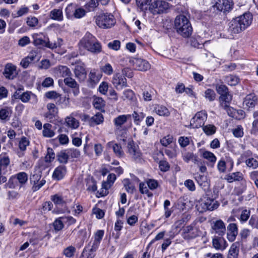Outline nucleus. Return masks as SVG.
I'll use <instances>...</instances> for the list:
<instances>
[{"label":"nucleus","mask_w":258,"mask_h":258,"mask_svg":"<svg viewBox=\"0 0 258 258\" xmlns=\"http://www.w3.org/2000/svg\"><path fill=\"white\" fill-rule=\"evenodd\" d=\"M252 20V15L249 12L233 19L228 24V32L232 38H234L236 34L240 33L249 26Z\"/></svg>","instance_id":"1"},{"label":"nucleus","mask_w":258,"mask_h":258,"mask_svg":"<svg viewBox=\"0 0 258 258\" xmlns=\"http://www.w3.org/2000/svg\"><path fill=\"white\" fill-rule=\"evenodd\" d=\"M79 49H85L97 54L102 51V46L97 38L90 33H87L79 43Z\"/></svg>","instance_id":"2"},{"label":"nucleus","mask_w":258,"mask_h":258,"mask_svg":"<svg viewBox=\"0 0 258 258\" xmlns=\"http://www.w3.org/2000/svg\"><path fill=\"white\" fill-rule=\"evenodd\" d=\"M174 26L177 33L184 38L189 37L192 34V28L191 24L184 15H180L176 17Z\"/></svg>","instance_id":"3"},{"label":"nucleus","mask_w":258,"mask_h":258,"mask_svg":"<svg viewBox=\"0 0 258 258\" xmlns=\"http://www.w3.org/2000/svg\"><path fill=\"white\" fill-rule=\"evenodd\" d=\"M141 6H149V10L154 15L163 13L169 8V4L163 0H141Z\"/></svg>","instance_id":"4"},{"label":"nucleus","mask_w":258,"mask_h":258,"mask_svg":"<svg viewBox=\"0 0 258 258\" xmlns=\"http://www.w3.org/2000/svg\"><path fill=\"white\" fill-rule=\"evenodd\" d=\"M96 24L101 29H108L116 23L114 16L111 13H102L95 17Z\"/></svg>","instance_id":"5"},{"label":"nucleus","mask_w":258,"mask_h":258,"mask_svg":"<svg viewBox=\"0 0 258 258\" xmlns=\"http://www.w3.org/2000/svg\"><path fill=\"white\" fill-rule=\"evenodd\" d=\"M33 44L39 47H46L53 49L60 46V44L56 42H51L48 37L43 34H34L33 35Z\"/></svg>","instance_id":"6"},{"label":"nucleus","mask_w":258,"mask_h":258,"mask_svg":"<svg viewBox=\"0 0 258 258\" xmlns=\"http://www.w3.org/2000/svg\"><path fill=\"white\" fill-rule=\"evenodd\" d=\"M41 177V171L38 168H35L30 175V183L33 184L32 190L34 191L39 190L46 182L44 179L39 181Z\"/></svg>","instance_id":"7"},{"label":"nucleus","mask_w":258,"mask_h":258,"mask_svg":"<svg viewBox=\"0 0 258 258\" xmlns=\"http://www.w3.org/2000/svg\"><path fill=\"white\" fill-rule=\"evenodd\" d=\"M85 10L81 8H79L76 5L71 4L66 9V16L68 19L75 18L80 19L86 15Z\"/></svg>","instance_id":"8"},{"label":"nucleus","mask_w":258,"mask_h":258,"mask_svg":"<svg viewBox=\"0 0 258 258\" xmlns=\"http://www.w3.org/2000/svg\"><path fill=\"white\" fill-rule=\"evenodd\" d=\"M207 118V114L205 111L198 112L191 119L190 125L194 128L203 127Z\"/></svg>","instance_id":"9"},{"label":"nucleus","mask_w":258,"mask_h":258,"mask_svg":"<svg viewBox=\"0 0 258 258\" xmlns=\"http://www.w3.org/2000/svg\"><path fill=\"white\" fill-rule=\"evenodd\" d=\"M215 3L213 7L217 10L223 12L229 13L234 7V3L232 0H215Z\"/></svg>","instance_id":"10"},{"label":"nucleus","mask_w":258,"mask_h":258,"mask_svg":"<svg viewBox=\"0 0 258 258\" xmlns=\"http://www.w3.org/2000/svg\"><path fill=\"white\" fill-rule=\"evenodd\" d=\"M20 91L21 89H19L15 92L14 97L15 99H20L24 103L28 102L31 99L33 103H37V98L34 94L29 91H26L21 94Z\"/></svg>","instance_id":"11"},{"label":"nucleus","mask_w":258,"mask_h":258,"mask_svg":"<svg viewBox=\"0 0 258 258\" xmlns=\"http://www.w3.org/2000/svg\"><path fill=\"white\" fill-rule=\"evenodd\" d=\"M74 73L75 77L80 82L84 81L87 77V71L85 63L81 61L78 62L75 66Z\"/></svg>","instance_id":"12"},{"label":"nucleus","mask_w":258,"mask_h":258,"mask_svg":"<svg viewBox=\"0 0 258 258\" xmlns=\"http://www.w3.org/2000/svg\"><path fill=\"white\" fill-rule=\"evenodd\" d=\"M130 62L135 69L139 71H146L150 68V63L142 58H133L130 60Z\"/></svg>","instance_id":"13"},{"label":"nucleus","mask_w":258,"mask_h":258,"mask_svg":"<svg viewBox=\"0 0 258 258\" xmlns=\"http://www.w3.org/2000/svg\"><path fill=\"white\" fill-rule=\"evenodd\" d=\"M39 59V54L35 51H32L27 56L21 60L20 65L24 69H26L33 62L38 61Z\"/></svg>","instance_id":"14"},{"label":"nucleus","mask_w":258,"mask_h":258,"mask_svg":"<svg viewBox=\"0 0 258 258\" xmlns=\"http://www.w3.org/2000/svg\"><path fill=\"white\" fill-rule=\"evenodd\" d=\"M128 153L135 160H140L142 156L139 147L134 142H129L127 146Z\"/></svg>","instance_id":"15"},{"label":"nucleus","mask_w":258,"mask_h":258,"mask_svg":"<svg viewBox=\"0 0 258 258\" xmlns=\"http://www.w3.org/2000/svg\"><path fill=\"white\" fill-rule=\"evenodd\" d=\"M212 232L218 234L219 236H223L226 232V227L224 222L219 219L213 221L212 224Z\"/></svg>","instance_id":"16"},{"label":"nucleus","mask_w":258,"mask_h":258,"mask_svg":"<svg viewBox=\"0 0 258 258\" xmlns=\"http://www.w3.org/2000/svg\"><path fill=\"white\" fill-rule=\"evenodd\" d=\"M112 83L117 89H122L127 86L126 78L119 73L113 76Z\"/></svg>","instance_id":"17"},{"label":"nucleus","mask_w":258,"mask_h":258,"mask_svg":"<svg viewBox=\"0 0 258 258\" xmlns=\"http://www.w3.org/2000/svg\"><path fill=\"white\" fill-rule=\"evenodd\" d=\"M203 211H213L217 209L219 204L218 202L213 199L207 198L201 203Z\"/></svg>","instance_id":"18"},{"label":"nucleus","mask_w":258,"mask_h":258,"mask_svg":"<svg viewBox=\"0 0 258 258\" xmlns=\"http://www.w3.org/2000/svg\"><path fill=\"white\" fill-rule=\"evenodd\" d=\"M131 117V114L120 115L115 117L113 119V123L115 127V132L117 133L118 131L120 130L122 126L126 122L127 119Z\"/></svg>","instance_id":"19"},{"label":"nucleus","mask_w":258,"mask_h":258,"mask_svg":"<svg viewBox=\"0 0 258 258\" xmlns=\"http://www.w3.org/2000/svg\"><path fill=\"white\" fill-rule=\"evenodd\" d=\"M63 82L66 85L73 89V93L74 96L78 95L80 93L79 85L74 79L70 76L64 78Z\"/></svg>","instance_id":"20"},{"label":"nucleus","mask_w":258,"mask_h":258,"mask_svg":"<svg viewBox=\"0 0 258 258\" xmlns=\"http://www.w3.org/2000/svg\"><path fill=\"white\" fill-rule=\"evenodd\" d=\"M10 159L6 153L0 155V169L3 172L8 173L10 171Z\"/></svg>","instance_id":"21"},{"label":"nucleus","mask_w":258,"mask_h":258,"mask_svg":"<svg viewBox=\"0 0 258 258\" xmlns=\"http://www.w3.org/2000/svg\"><path fill=\"white\" fill-rule=\"evenodd\" d=\"M29 145L30 141L26 137H23L20 139L18 143L19 150L17 152V155L19 157L24 156L27 147Z\"/></svg>","instance_id":"22"},{"label":"nucleus","mask_w":258,"mask_h":258,"mask_svg":"<svg viewBox=\"0 0 258 258\" xmlns=\"http://www.w3.org/2000/svg\"><path fill=\"white\" fill-rule=\"evenodd\" d=\"M257 98L254 94L247 95L244 100V104L247 109L253 108L257 104Z\"/></svg>","instance_id":"23"},{"label":"nucleus","mask_w":258,"mask_h":258,"mask_svg":"<svg viewBox=\"0 0 258 258\" xmlns=\"http://www.w3.org/2000/svg\"><path fill=\"white\" fill-rule=\"evenodd\" d=\"M227 239L231 242L233 241L238 234L237 226L235 223H230L227 227Z\"/></svg>","instance_id":"24"},{"label":"nucleus","mask_w":258,"mask_h":258,"mask_svg":"<svg viewBox=\"0 0 258 258\" xmlns=\"http://www.w3.org/2000/svg\"><path fill=\"white\" fill-rule=\"evenodd\" d=\"M182 158L183 160L186 163H188L190 161H192L195 164H200V159L196 155H195L192 152L186 151L182 152Z\"/></svg>","instance_id":"25"},{"label":"nucleus","mask_w":258,"mask_h":258,"mask_svg":"<svg viewBox=\"0 0 258 258\" xmlns=\"http://www.w3.org/2000/svg\"><path fill=\"white\" fill-rule=\"evenodd\" d=\"M85 119H89L88 122L90 126H94L95 125L100 124L104 121L103 115L100 113H97L91 118L88 115H85Z\"/></svg>","instance_id":"26"},{"label":"nucleus","mask_w":258,"mask_h":258,"mask_svg":"<svg viewBox=\"0 0 258 258\" xmlns=\"http://www.w3.org/2000/svg\"><path fill=\"white\" fill-rule=\"evenodd\" d=\"M123 101H128L131 103H135L137 101L136 95L131 89H125L122 92V95L120 97Z\"/></svg>","instance_id":"27"},{"label":"nucleus","mask_w":258,"mask_h":258,"mask_svg":"<svg viewBox=\"0 0 258 258\" xmlns=\"http://www.w3.org/2000/svg\"><path fill=\"white\" fill-rule=\"evenodd\" d=\"M108 148H112L115 156L117 157H122L124 155V152L121 145L113 142H109L107 144Z\"/></svg>","instance_id":"28"},{"label":"nucleus","mask_w":258,"mask_h":258,"mask_svg":"<svg viewBox=\"0 0 258 258\" xmlns=\"http://www.w3.org/2000/svg\"><path fill=\"white\" fill-rule=\"evenodd\" d=\"M16 67L11 63L6 65L4 72L5 77L9 79H13L16 74Z\"/></svg>","instance_id":"29"},{"label":"nucleus","mask_w":258,"mask_h":258,"mask_svg":"<svg viewBox=\"0 0 258 258\" xmlns=\"http://www.w3.org/2000/svg\"><path fill=\"white\" fill-rule=\"evenodd\" d=\"M46 107L48 111L46 114V117L51 121L53 118L57 116L58 109L53 103H48Z\"/></svg>","instance_id":"30"},{"label":"nucleus","mask_w":258,"mask_h":258,"mask_svg":"<svg viewBox=\"0 0 258 258\" xmlns=\"http://www.w3.org/2000/svg\"><path fill=\"white\" fill-rule=\"evenodd\" d=\"M13 179H16L21 185H23L25 184L27 182L28 179V175L25 172H19L15 175L13 176L10 179L9 183H10Z\"/></svg>","instance_id":"31"},{"label":"nucleus","mask_w":258,"mask_h":258,"mask_svg":"<svg viewBox=\"0 0 258 258\" xmlns=\"http://www.w3.org/2000/svg\"><path fill=\"white\" fill-rule=\"evenodd\" d=\"M66 167L65 166L60 165L56 167L52 174L53 179L57 180L61 179L66 173Z\"/></svg>","instance_id":"32"},{"label":"nucleus","mask_w":258,"mask_h":258,"mask_svg":"<svg viewBox=\"0 0 258 258\" xmlns=\"http://www.w3.org/2000/svg\"><path fill=\"white\" fill-rule=\"evenodd\" d=\"M225 179L229 182L240 181L243 179V175L240 172H233L226 175Z\"/></svg>","instance_id":"33"},{"label":"nucleus","mask_w":258,"mask_h":258,"mask_svg":"<svg viewBox=\"0 0 258 258\" xmlns=\"http://www.w3.org/2000/svg\"><path fill=\"white\" fill-rule=\"evenodd\" d=\"M232 99V97L229 93V92L224 94L221 95L220 97V99L223 101V102L221 104V105L224 108V109H227L228 114L230 116H232V115L230 114L229 112V110H230V109L229 108V107L228 104L231 102Z\"/></svg>","instance_id":"34"},{"label":"nucleus","mask_w":258,"mask_h":258,"mask_svg":"<svg viewBox=\"0 0 258 258\" xmlns=\"http://www.w3.org/2000/svg\"><path fill=\"white\" fill-rule=\"evenodd\" d=\"M195 179L202 188L206 189L209 187V184L206 176L197 174L195 176Z\"/></svg>","instance_id":"35"},{"label":"nucleus","mask_w":258,"mask_h":258,"mask_svg":"<svg viewBox=\"0 0 258 258\" xmlns=\"http://www.w3.org/2000/svg\"><path fill=\"white\" fill-rule=\"evenodd\" d=\"M49 17L50 19L55 21H62L63 17L62 9H54L52 10L49 13Z\"/></svg>","instance_id":"36"},{"label":"nucleus","mask_w":258,"mask_h":258,"mask_svg":"<svg viewBox=\"0 0 258 258\" xmlns=\"http://www.w3.org/2000/svg\"><path fill=\"white\" fill-rule=\"evenodd\" d=\"M57 76L66 78L72 76V73L70 69L66 66H59L57 68Z\"/></svg>","instance_id":"37"},{"label":"nucleus","mask_w":258,"mask_h":258,"mask_svg":"<svg viewBox=\"0 0 258 258\" xmlns=\"http://www.w3.org/2000/svg\"><path fill=\"white\" fill-rule=\"evenodd\" d=\"M65 121L67 125L72 129L77 128L79 126V121L73 116H67Z\"/></svg>","instance_id":"38"},{"label":"nucleus","mask_w":258,"mask_h":258,"mask_svg":"<svg viewBox=\"0 0 258 258\" xmlns=\"http://www.w3.org/2000/svg\"><path fill=\"white\" fill-rule=\"evenodd\" d=\"M101 77L97 75L96 73L91 71L89 74L88 82L91 87H94L99 81Z\"/></svg>","instance_id":"39"},{"label":"nucleus","mask_w":258,"mask_h":258,"mask_svg":"<svg viewBox=\"0 0 258 258\" xmlns=\"http://www.w3.org/2000/svg\"><path fill=\"white\" fill-rule=\"evenodd\" d=\"M154 110L160 116H168L170 114L168 109L163 105H156L155 107Z\"/></svg>","instance_id":"40"},{"label":"nucleus","mask_w":258,"mask_h":258,"mask_svg":"<svg viewBox=\"0 0 258 258\" xmlns=\"http://www.w3.org/2000/svg\"><path fill=\"white\" fill-rule=\"evenodd\" d=\"M239 247L237 243H233L229 250L228 258H237L239 253Z\"/></svg>","instance_id":"41"},{"label":"nucleus","mask_w":258,"mask_h":258,"mask_svg":"<svg viewBox=\"0 0 258 258\" xmlns=\"http://www.w3.org/2000/svg\"><path fill=\"white\" fill-rule=\"evenodd\" d=\"M57 160L60 163L66 164L68 162L69 155L66 150H62L56 155Z\"/></svg>","instance_id":"42"},{"label":"nucleus","mask_w":258,"mask_h":258,"mask_svg":"<svg viewBox=\"0 0 258 258\" xmlns=\"http://www.w3.org/2000/svg\"><path fill=\"white\" fill-rule=\"evenodd\" d=\"M52 125L49 123H45L43 125V135L45 137L51 138L55 135L54 132L51 130Z\"/></svg>","instance_id":"43"},{"label":"nucleus","mask_w":258,"mask_h":258,"mask_svg":"<svg viewBox=\"0 0 258 258\" xmlns=\"http://www.w3.org/2000/svg\"><path fill=\"white\" fill-rule=\"evenodd\" d=\"M12 113V110L10 107H6L0 110V119L6 120L9 118Z\"/></svg>","instance_id":"44"},{"label":"nucleus","mask_w":258,"mask_h":258,"mask_svg":"<svg viewBox=\"0 0 258 258\" xmlns=\"http://www.w3.org/2000/svg\"><path fill=\"white\" fill-rule=\"evenodd\" d=\"M131 116L133 117L135 123L138 125L145 117V114L142 112H138L135 111L132 115H131Z\"/></svg>","instance_id":"45"},{"label":"nucleus","mask_w":258,"mask_h":258,"mask_svg":"<svg viewBox=\"0 0 258 258\" xmlns=\"http://www.w3.org/2000/svg\"><path fill=\"white\" fill-rule=\"evenodd\" d=\"M55 158V154L53 150L51 148H48L47 150V154L44 158V161L46 163L51 162Z\"/></svg>","instance_id":"46"},{"label":"nucleus","mask_w":258,"mask_h":258,"mask_svg":"<svg viewBox=\"0 0 258 258\" xmlns=\"http://www.w3.org/2000/svg\"><path fill=\"white\" fill-rule=\"evenodd\" d=\"M94 107L99 110L102 109L105 106V102L100 97H95L93 100Z\"/></svg>","instance_id":"47"},{"label":"nucleus","mask_w":258,"mask_h":258,"mask_svg":"<svg viewBox=\"0 0 258 258\" xmlns=\"http://www.w3.org/2000/svg\"><path fill=\"white\" fill-rule=\"evenodd\" d=\"M204 133L208 136L214 134L216 131V127L213 124H207L203 126Z\"/></svg>","instance_id":"48"},{"label":"nucleus","mask_w":258,"mask_h":258,"mask_svg":"<svg viewBox=\"0 0 258 258\" xmlns=\"http://www.w3.org/2000/svg\"><path fill=\"white\" fill-rule=\"evenodd\" d=\"M202 156L203 158L205 159L208 160L209 161H210L212 164H214L215 163L216 161V157L214 155V154L208 151H205L202 153Z\"/></svg>","instance_id":"49"},{"label":"nucleus","mask_w":258,"mask_h":258,"mask_svg":"<svg viewBox=\"0 0 258 258\" xmlns=\"http://www.w3.org/2000/svg\"><path fill=\"white\" fill-rule=\"evenodd\" d=\"M76 250V249L74 246L70 245L63 249V254L67 257L71 258L74 256Z\"/></svg>","instance_id":"50"},{"label":"nucleus","mask_w":258,"mask_h":258,"mask_svg":"<svg viewBox=\"0 0 258 258\" xmlns=\"http://www.w3.org/2000/svg\"><path fill=\"white\" fill-rule=\"evenodd\" d=\"M225 81L229 85L235 86L239 83V79L236 76L229 75L226 77Z\"/></svg>","instance_id":"51"},{"label":"nucleus","mask_w":258,"mask_h":258,"mask_svg":"<svg viewBox=\"0 0 258 258\" xmlns=\"http://www.w3.org/2000/svg\"><path fill=\"white\" fill-rule=\"evenodd\" d=\"M51 200L56 205L61 206L64 203V201L62 197L58 194L51 196Z\"/></svg>","instance_id":"52"},{"label":"nucleus","mask_w":258,"mask_h":258,"mask_svg":"<svg viewBox=\"0 0 258 258\" xmlns=\"http://www.w3.org/2000/svg\"><path fill=\"white\" fill-rule=\"evenodd\" d=\"M247 166L252 169H256L258 167V161L253 158H249L245 160Z\"/></svg>","instance_id":"53"},{"label":"nucleus","mask_w":258,"mask_h":258,"mask_svg":"<svg viewBox=\"0 0 258 258\" xmlns=\"http://www.w3.org/2000/svg\"><path fill=\"white\" fill-rule=\"evenodd\" d=\"M190 141V137L182 136L179 138L178 142L181 147L185 148L189 145Z\"/></svg>","instance_id":"54"},{"label":"nucleus","mask_w":258,"mask_h":258,"mask_svg":"<svg viewBox=\"0 0 258 258\" xmlns=\"http://www.w3.org/2000/svg\"><path fill=\"white\" fill-rule=\"evenodd\" d=\"M223 240L220 238L215 237L213 239L212 243L213 247L218 250H223L225 247H223L221 242Z\"/></svg>","instance_id":"55"},{"label":"nucleus","mask_w":258,"mask_h":258,"mask_svg":"<svg viewBox=\"0 0 258 258\" xmlns=\"http://www.w3.org/2000/svg\"><path fill=\"white\" fill-rule=\"evenodd\" d=\"M123 182L124 187H125L126 191L130 193H133L135 189V187L130 182V180L128 179H125L123 180Z\"/></svg>","instance_id":"56"},{"label":"nucleus","mask_w":258,"mask_h":258,"mask_svg":"<svg viewBox=\"0 0 258 258\" xmlns=\"http://www.w3.org/2000/svg\"><path fill=\"white\" fill-rule=\"evenodd\" d=\"M101 70L105 74L108 76L112 75L113 72V68L109 63H107L105 64L104 66H102L101 68Z\"/></svg>","instance_id":"57"},{"label":"nucleus","mask_w":258,"mask_h":258,"mask_svg":"<svg viewBox=\"0 0 258 258\" xmlns=\"http://www.w3.org/2000/svg\"><path fill=\"white\" fill-rule=\"evenodd\" d=\"M53 225L55 230L58 231L61 230L64 227V223L61 219V217L56 219L54 221Z\"/></svg>","instance_id":"58"},{"label":"nucleus","mask_w":258,"mask_h":258,"mask_svg":"<svg viewBox=\"0 0 258 258\" xmlns=\"http://www.w3.org/2000/svg\"><path fill=\"white\" fill-rule=\"evenodd\" d=\"M205 97L209 101H213L215 99L216 94L213 90L208 89L205 92Z\"/></svg>","instance_id":"59"},{"label":"nucleus","mask_w":258,"mask_h":258,"mask_svg":"<svg viewBox=\"0 0 258 258\" xmlns=\"http://www.w3.org/2000/svg\"><path fill=\"white\" fill-rule=\"evenodd\" d=\"M100 242L94 240L93 241H90L88 246L86 248H88V249L93 253L96 251L98 249Z\"/></svg>","instance_id":"60"},{"label":"nucleus","mask_w":258,"mask_h":258,"mask_svg":"<svg viewBox=\"0 0 258 258\" xmlns=\"http://www.w3.org/2000/svg\"><path fill=\"white\" fill-rule=\"evenodd\" d=\"M98 2L96 0H90L85 5L86 9L89 12L93 11L98 6Z\"/></svg>","instance_id":"61"},{"label":"nucleus","mask_w":258,"mask_h":258,"mask_svg":"<svg viewBox=\"0 0 258 258\" xmlns=\"http://www.w3.org/2000/svg\"><path fill=\"white\" fill-rule=\"evenodd\" d=\"M250 215V211L249 210L244 209L242 211L240 217V221L242 222H245L249 218Z\"/></svg>","instance_id":"62"},{"label":"nucleus","mask_w":258,"mask_h":258,"mask_svg":"<svg viewBox=\"0 0 258 258\" xmlns=\"http://www.w3.org/2000/svg\"><path fill=\"white\" fill-rule=\"evenodd\" d=\"M69 157L70 156L72 158H77L80 157V152L77 149L71 148L67 150Z\"/></svg>","instance_id":"63"},{"label":"nucleus","mask_w":258,"mask_h":258,"mask_svg":"<svg viewBox=\"0 0 258 258\" xmlns=\"http://www.w3.org/2000/svg\"><path fill=\"white\" fill-rule=\"evenodd\" d=\"M95 253L89 250L88 248H85L82 252L80 258H94Z\"/></svg>","instance_id":"64"}]
</instances>
